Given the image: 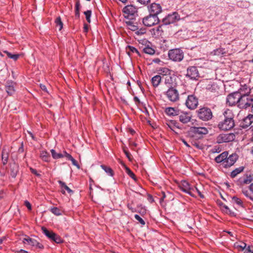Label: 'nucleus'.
Wrapping results in <instances>:
<instances>
[{
    "label": "nucleus",
    "mask_w": 253,
    "mask_h": 253,
    "mask_svg": "<svg viewBox=\"0 0 253 253\" xmlns=\"http://www.w3.org/2000/svg\"><path fill=\"white\" fill-rule=\"evenodd\" d=\"M197 113L199 119L203 121H208L213 117L211 109L207 107L200 108L197 111Z\"/></svg>",
    "instance_id": "f257e3e1"
},
{
    "label": "nucleus",
    "mask_w": 253,
    "mask_h": 253,
    "mask_svg": "<svg viewBox=\"0 0 253 253\" xmlns=\"http://www.w3.org/2000/svg\"><path fill=\"white\" fill-rule=\"evenodd\" d=\"M167 99L171 102H176L179 100V94L175 87H171L164 92Z\"/></svg>",
    "instance_id": "f03ea898"
},
{
    "label": "nucleus",
    "mask_w": 253,
    "mask_h": 253,
    "mask_svg": "<svg viewBox=\"0 0 253 253\" xmlns=\"http://www.w3.org/2000/svg\"><path fill=\"white\" fill-rule=\"evenodd\" d=\"M168 55L170 60L175 62H180L182 61L184 57L183 52L179 48L169 50Z\"/></svg>",
    "instance_id": "7ed1b4c3"
},
{
    "label": "nucleus",
    "mask_w": 253,
    "mask_h": 253,
    "mask_svg": "<svg viewBox=\"0 0 253 253\" xmlns=\"http://www.w3.org/2000/svg\"><path fill=\"white\" fill-rule=\"evenodd\" d=\"M236 136L233 133H221L216 138V142L218 144L232 142L235 139Z\"/></svg>",
    "instance_id": "20e7f679"
},
{
    "label": "nucleus",
    "mask_w": 253,
    "mask_h": 253,
    "mask_svg": "<svg viewBox=\"0 0 253 253\" xmlns=\"http://www.w3.org/2000/svg\"><path fill=\"white\" fill-rule=\"evenodd\" d=\"M253 105V97L247 94H241L239 107L246 109Z\"/></svg>",
    "instance_id": "39448f33"
},
{
    "label": "nucleus",
    "mask_w": 253,
    "mask_h": 253,
    "mask_svg": "<svg viewBox=\"0 0 253 253\" xmlns=\"http://www.w3.org/2000/svg\"><path fill=\"white\" fill-rule=\"evenodd\" d=\"M42 233L50 240L53 241L57 244H60L63 242V240L61 237L53 231L47 230L44 227H42Z\"/></svg>",
    "instance_id": "423d86ee"
},
{
    "label": "nucleus",
    "mask_w": 253,
    "mask_h": 253,
    "mask_svg": "<svg viewBox=\"0 0 253 253\" xmlns=\"http://www.w3.org/2000/svg\"><path fill=\"white\" fill-rule=\"evenodd\" d=\"M160 20L158 16L149 14L142 19L143 25L147 27H151L158 24Z\"/></svg>",
    "instance_id": "0eeeda50"
},
{
    "label": "nucleus",
    "mask_w": 253,
    "mask_h": 253,
    "mask_svg": "<svg viewBox=\"0 0 253 253\" xmlns=\"http://www.w3.org/2000/svg\"><path fill=\"white\" fill-rule=\"evenodd\" d=\"M241 93L238 92H235L228 95L226 98V103L229 106H233L236 103L239 106L241 99Z\"/></svg>",
    "instance_id": "6e6552de"
},
{
    "label": "nucleus",
    "mask_w": 253,
    "mask_h": 253,
    "mask_svg": "<svg viewBox=\"0 0 253 253\" xmlns=\"http://www.w3.org/2000/svg\"><path fill=\"white\" fill-rule=\"evenodd\" d=\"M149 14L154 16L158 15L162 12V7L160 4L153 2L147 6Z\"/></svg>",
    "instance_id": "1a4fd4ad"
},
{
    "label": "nucleus",
    "mask_w": 253,
    "mask_h": 253,
    "mask_svg": "<svg viewBox=\"0 0 253 253\" xmlns=\"http://www.w3.org/2000/svg\"><path fill=\"white\" fill-rule=\"evenodd\" d=\"M180 19V16L177 12H173L166 16L162 20L163 25H168L173 23Z\"/></svg>",
    "instance_id": "9d476101"
},
{
    "label": "nucleus",
    "mask_w": 253,
    "mask_h": 253,
    "mask_svg": "<svg viewBox=\"0 0 253 253\" xmlns=\"http://www.w3.org/2000/svg\"><path fill=\"white\" fill-rule=\"evenodd\" d=\"M186 107L190 109H195L198 105V99L194 95H189L185 102Z\"/></svg>",
    "instance_id": "9b49d317"
},
{
    "label": "nucleus",
    "mask_w": 253,
    "mask_h": 253,
    "mask_svg": "<svg viewBox=\"0 0 253 253\" xmlns=\"http://www.w3.org/2000/svg\"><path fill=\"white\" fill-rule=\"evenodd\" d=\"M179 187L180 189L184 192L187 193L192 197H194L193 191L194 189L191 185L186 180L181 181Z\"/></svg>",
    "instance_id": "f8f14e48"
},
{
    "label": "nucleus",
    "mask_w": 253,
    "mask_h": 253,
    "mask_svg": "<svg viewBox=\"0 0 253 253\" xmlns=\"http://www.w3.org/2000/svg\"><path fill=\"white\" fill-rule=\"evenodd\" d=\"M234 126V121L223 120L218 123V127L222 130H228L232 128Z\"/></svg>",
    "instance_id": "ddd939ff"
},
{
    "label": "nucleus",
    "mask_w": 253,
    "mask_h": 253,
    "mask_svg": "<svg viewBox=\"0 0 253 253\" xmlns=\"http://www.w3.org/2000/svg\"><path fill=\"white\" fill-rule=\"evenodd\" d=\"M238 158V155L236 154H232L227 158L223 162V167L227 168L233 166L236 162Z\"/></svg>",
    "instance_id": "4468645a"
},
{
    "label": "nucleus",
    "mask_w": 253,
    "mask_h": 253,
    "mask_svg": "<svg viewBox=\"0 0 253 253\" xmlns=\"http://www.w3.org/2000/svg\"><path fill=\"white\" fill-rule=\"evenodd\" d=\"M125 15V17L128 18L129 16H134L137 12V8L133 5H127L124 7L123 10Z\"/></svg>",
    "instance_id": "2eb2a0df"
},
{
    "label": "nucleus",
    "mask_w": 253,
    "mask_h": 253,
    "mask_svg": "<svg viewBox=\"0 0 253 253\" xmlns=\"http://www.w3.org/2000/svg\"><path fill=\"white\" fill-rule=\"evenodd\" d=\"M253 180V176L251 174H245L240 177L237 181V184L239 186L249 184Z\"/></svg>",
    "instance_id": "dca6fc26"
},
{
    "label": "nucleus",
    "mask_w": 253,
    "mask_h": 253,
    "mask_svg": "<svg viewBox=\"0 0 253 253\" xmlns=\"http://www.w3.org/2000/svg\"><path fill=\"white\" fill-rule=\"evenodd\" d=\"M186 76L191 79L196 80L199 77V72L196 67L191 66L187 69Z\"/></svg>",
    "instance_id": "f3484780"
},
{
    "label": "nucleus",
    "mask_w": 253,
    "mask_h": 253,
    "mask_svg": "<svg viewBox=\"0 0 253 253\" xmlns=\"http://www.w3.org/2000/svg\"><path fill=\"white\" fill-rule=\"evenodd\" d=\"M164 83L168 88L175 87L176 85L175 77L170 76H166L165 77Z\"/></svg>",
    "instance_id": "a211bd4d"
},
{
    "label": "nucleus",
    "mask_w": 253,
    "mask_h": 253,
    "mask_svg": "<svg viewBox=\"0 0 253 253\" xmlns=\"http://www.w3.org/2000/svg\"><path fill=\"white\" fill-rule=\"evenodd\" d=\"M191 119V117L190 115L187 113H182L179 115V121L183 124H186L189 122Z\"/></svg>",
    "instance_id": "6ab92c4d"
},
{
    "label": "nucleus",
    "mask_w": 253,
    "mask_h": 253,
    "mask_svg": "<svg viewBox=\"0 0 253 253\" xmlns=\"http://www.w3.org/2000/svg\"><path fill=\"white\" fill-rule=\"evenodd\" d=\"M165 113L169 116H174L179 115V111L173 107L166 108L165 109Z\"/></svg>",
    "instance_id": "aec40b11"
},
{
    "label": "nucleus",
    "mask_w": 253,
    "mask_h": 253,
    "mask_svg": "<svg viewBox=\"0 0 253 253\" xmlns=\"http://www.w3.org/2000/svg\"><path fill=\"white\" fill-rule=\"evenodd\" d=\"M228 155V153L227 152H223L215 157V161L217 163H221V165L222 166L223 161H224L226 158H227Z\"/></svg>",
    "instance_id": "412c9836"
},
{
    "label": "nucleus",
    "mask_w": 253,
    "mask_h": 253,
    "mask_svg": "<svg viewBox=\"0 0 253 253\" xmlns=\"http://www.w3.org/2000/svg\"><path fill=\"white\" fill-rule=\"evenodd\" d=\"M253 122V115H249L247 117L244 119L243 121V126L244 127H248Z\"/></svg>",
    "instance_id": "4be33fe9"
},
{
    "label": "nucleus",
    "mask_w": 253,
    "mask_h": 253,
    "mask_svg": "<svg viewBox=\"0 0 253 253\" xmlns=\"http://www.w3.org/2000/svg\"><path fill=\"white\" fill-rule=\"evenodd\" d=\"M223 115L224 116V120H228L229 121H234V115L231 110L228 109H225L223 113Z\"/></svg>",
    "instance_id": "5701e85b"
},
{
    "label": "nucleus",
    "mask_w": 253,
    "mask_h": 253,
    "mask_svg": "<svg viewBox=\"0 0 253 253\" xmlns=\"http://www.w3.org/2000/svg\"><path fill=\"white\" fill-rule=\"evenodd\" d=\"M162 77L160 75H156L152 77L151 79V83L154 87H157L159 86L161 82Z\"/></svg>",
    "instance_id": "b1692460"
},
{
    "label": "nucleus",
    "mask_w": 253,
    "mask_h": 253,
    "mask_svg": "<svg viewBox=\"0 0 253 253\" xmlns=\"http://www.w3.org/2000/svg\"><path fill=\"white\" fill-rule=\"evenodd\" d=\"M40 157L41 159L44 162H48L50 161V155L46 151H41L40 152Z\"/></svg>",
    "instance_id": "393cba45"
},
{
    "label": "nucleus",
    "mask_w": 253,
    "mask_h": 253,
    "mask_svg": "<svg viewBox=\"0 0 253 253\" xmlns=\"http://www.w3.org/2000/svg\"><path fill=\"white\" fill-rule=\"evenodd\" d=\"M245 168L244 167H240L232 170L230 174L231 178H233L237 176L239 174L241 173L244 170Z\"/></svg>",
    "instance_id": "a878e982"
},
{
    "label": "nucleus",
    "mask_w": 253,
    "mask_h": 253,
    "mask_svg": "<svg viewBox=\"0 0 253 253\" xmlns=\"http://www.w3.org/2000/svg\"><path fill=\"white\" fill-rule=\"evenodd\" d=\"M251 88L248 85L245 84L244 85H241L240 87V91L241 94H247L249 95L250 93Z\"/></svg>",
    "instance_id": "bb28decb"
},
{
    "label": "nucleus",
    "mask_w": 253,
    "mask_h": 253,
    "mask_svg": "<svg viewBox=\"0 0 253 253\" xmlns=\"http://www.w3.org/2000/svg\"><path fill=\"white\" fill-rule=\"evenodd\" d=\"M5 90L8 94H12L15 92V88L13 83L7 84L5 86Z\"/></svg>",
    "instance_id": "cd10ccee"
},
{
    "label": "nucleus",
    "mask_w": 253,
    "mask_h": 253,
    "mask_svg": "<svg viewBox=\"0 0 253 253\" xmlns=\"http://www.w3.org/2000/svg\"><path fill=\"white\" fill-rule=\"evenodd\" d=\"M126 50L127 52V53L130 56L131 53H135L137 55H139V52L138 51V50L135 48L133 46H130V45H127L126 47Z\"/></svg>",
    "instance_id": "c85d7f7f"
},
{
    "label": "nucleus",
    "mask_w": 253,
    "mask_h": 253,
    "mask_svg": "<svg viewBox=\"0 0 253 253\" xmlns=\"http://www.w3.org/2000/svg\"><path fill=\"white\" fill-rule=\"evenodd\" d=\"M50 152H51V153L52 157V158L54 159H58L64 157V155H63V153H57L55 151V150H54V149H51L50 150Z\"/></svg>",
    "instance_id": "c756f323"
},
{
    "label": "nucleus",
    "mask_w": 253,
    "mask_h": 253,
    "mask_svg": "<svg viewBox=\"0 0 253 253\" xmlns=\"http://www.w3.org/2000/svg\"><path fill=\"white\" fill-rule=\"evenodd\" d=\"M55 24L56 27L58 29V30L61 31L63 28V23L61 21V18L60 16L57 17L55 19Z\"/></svg>",
    "instance_id": "7c9ffc66"
},
{
    "label": "nucleus",
    "mask_w": 253,
    "mask_h": 253,
    "mask_svg": "<svg viewBox=\"0 0 253 253\" xmlns=\"http://www.w3.org/2000/svg\"><path fill=\"white\" fill-rule=\"evenodd\" d=\"M58 183H59L61 187L63 188L62 190V192L63 194H65V193L64 189L67 190L69 193H72L73 192V191L71 189H70L64 182L59 180L58 181Z\"/></svg>",
    "instance_id": "2f4dec72"
},
{
    "label": "nucleus",
    "mask_w": 253,
    "mask_h": 253,
    "mask_svg": "<svg viewBox=\"0 0 253 253\" xmlns=\"http://www.w3.org/2000/svg\"><path fill=\"white\" fill-rule=\"evenodd\" d=\"M195 132L199 134H206L208 132V129L204 127H199L195 128Z\"/></svg>",
    "instance_id": "473e14b6"
},
{
    "label": "nucleus",
    "mask_w": 253,
    "mask_h": 253,
    "mask_svg": "<svg viewBox=\"0 0 253 253\" xmlns=\"http://www.w3.org/2000/svg\"><path fill=\"white\" fill-rule=\"evenodd\" d=\"M36 240L31 238L29 237L25 238L23 240V243L25 244L27 242L28 244L33 247L35 246V244L36 243Z\"/></svg>",
    "instance_id": "72a5a7b5"
},
{
    "label": "nucleus",
    "mask_w": 253,
    "mask_h": 253,
    "mask_svg": "<svg viewBox=\"0 0 253 253\" xmlns=\"http://www.w3.org/2000/svg\"><path fill=\"white\" fill-rule=\"evenodd\" d=\"M160 74L164 76H169L170 74V70L167 68H161L159 70Z\"/></svg>",
    "instance_id": "f704fd0d"
},
{
    "label": "nucleus",
    "mask_w": 253,
    "mask_h": 253,
    "mask_svg": "<svg viewBox=\"0 0 253 253\" xmlns=\"http://www.w3.org/2000/svg\"><path fill=\"white\" fill-rule=\"evenodd\" d=\"M101 168L108 174L109 176H113L114 173L112 169L105 165H101Z\"/></svg>",
    "instance_id": "c9c22d12"
},
{
    "label": "nucleus",
    "mask_w": 253,
    "mask_h": 253,
    "mask_svg": "<svg viewBox=\"0 0 253 253\" xmlns=\"http://www.w3.org/2000/svg\"><path fill=\"white\" fill-rule=\"evenodd\" d=\"M8 158V154L7 151L5 150H3L1 153V159L2 163L4 165L6 164L7 162Z\"/></svg>",
    "instance_id": "e433bc0d"
},
{
    "label": "nucleus",
    "mask_w": 253,
    "mask_h": 253,
    "mask_svg": "<svg viewBox=\"0 0 253 253\" xmlns=\"http://www.w3.org/2000/svg\"><path fill=\"white\" fill-rule=\"evenodd\" d=\"M3 52L5 53V54H6V55L9 58L12 59L14 61L17 60L20 56V54H13L6 50L3 51Z\"/></svg>",
    "instance_id": "4c0bfd02"
},
{
    "label": "nucleus",
    "mask_w": 253,
    "mask_h": 253,
    "mask_svg": "<svg viewBox=\"0 0 253 253\" xmlns=\"http://www.w3.org/2000/svg\"><path fill=\"white\" fill-rule=\"evenodd\" d=\"M143 50L144 53L150 55H152L155 53L154 49L149 46L144 47Z\"/></svg>",
    "instance_id": "58836bf2"
},
{
    "label": "nucleus",
    "mask_w": 253,
    "mask_h": 253,
    "mask_svg": "<svg viewBox=\"0 0 253 253\" xmlns=\"http://www.w3.org/2000/svg\"><path fill=\"white\" fill-rule=\"evenodd\" d=\"M232 201L234 203H236L239 206L243 207V202L242 201V200L236 196H234L232 197Z\"/></svg>",
    "instance_id": "ea45409f"
},
{
    "label": "nucleus",
    "mask_w": 253,
    "mask_h": 253,
    "mask_svg": "<svg viewBox=\"0 0 253 253\" xmlns=\"http://www.w3.org/2000/svg\"><path fill=\"white\" fill-rule=\"evenodd\" d=\"M126 24L127 25L128 29L132 31H136V30L138 29L137 26L133 24L131 22H126Z\"/></svg>",
    "instance_id": "a19ab883"
},
{
    "label": "nucleus",
    "mask_w": 253,
    "mask_h": 253,
    "mask_svg": "<svg viewBox=\"0 0 253 253\" xmlns=\"http://www.w3.org/2000/svg\"><path fill=\"white\" fill-rule=\"evenodd\" d=\"M209 89H210L211 90V91H212V92H214L215 93H216V94H219V92H218V86L216 84H213L211 87L210 88H209Z\"/></svg>",
    "instance_id": "79ce46f5"
},
{
    "label": "nucleus",
    "mask_w": 253,
    "mask_h": 253,
    "mask_svg": "<svg viewBox=\"0 0 253 253\" xmlns=\"http://www.w3.org/2000/svg\"><path fill=\"white\" fill-rule=\"evenodd\" d=\"M50 211L56 215H60L61 214V211L57 207L51 208Z\"/></svg>",
    "instance_id": "37998d69"
},
{
    "label": "nucleus",
    "mask_w": 253,
    "mask_h": 253,
    "mask_svg": "<svg viewBox=\"0 0 253 253\" xmlns=\"http://www.w3.org/2000/svg\"><path fill=\"white\" fill-rule=\"evenodd\" d=\"M84 14L85 15L86 20L89 23H90V17L91 15V11L88 10L84 12Z\"/></svg>",
    "instance_id": "c03bdc74"
},
{
    "label": "nucleus",
    "mask_w": 253,
    "mask_h": 253,
    "mask_svg": "<svg viewBox=\"0 0 253 253\" xmlns=\"http://www.w3.org/2000/svg\"><path fill=\"white\" fill-rule=\"evenodd\" d=\"M243 194L247 198L253 201V197L251 195V193L250 191L247 190H244L242 191Z\"/></svg>",
    "instance_id": "a18cd8bd"
},
{
    "label": "nucleus",
    "mask_w": 253,
    "mask_h": 253,
    "mask_svg": "<svg viewBox=\"0 0 253 253\" xmlns=\"http://www.w3.org/2000/svg\"><path fill=\"white\" fill-rule=\"evenodd\" d=\"M134 218L142 225H144L145 224L144 220L139 215L135 214Z\"/></svg>",
    "instance_id": "49530a36"
},
{
    "label": "nucleus",
    "mask_w": 253,
    "mask_h": 253,
    "mask_svg": "<svg viewBox=\"0 0 253 253\" xmlns=\"http://www.w3.org/2000/svg\"><path fill=\"white\" fill-rule=\"evenodd\" d=\"M163 25H160L157 27L155 30L158 35H161L162 33H163V30L162 29Z\"/></svg>",
    "instance_id": "de8ad7c7"
},
{
    "label": "nucleus",
    "mask_w": 253,
    "mask_h": 253,
    "mask_svg": "<svg viewBox=\"0 0 253 253\" xmlns=\"http://www.w3.org/2000/svg\"><path fill=\"white\" fill-rule=\"evenodd\" d=\"M126 172L128 175L133 179H135V175L134 173L128 168L126 169Z\"/></svg>",
    "instance_id": "09e8293b"
},
{
    "label": "nucleus",
    "mask_w": 253,
    "mask_h": 253,
    "mask_svg": "<svg viewBox=\"0 0 253 253\" xmlns=\"http://www.w3.org/2000/svg\"><path fill=\"white\" fill-rule=\"evenodd\" d=\"M244 253H253V246H248L244 250Z\"/></svg>",
    "instance_id": "8fccbe9b"
},
{
    "label": "nucleus",
    "mask_w": 253,
    "mask_h": 253,
    "mask_svg": "<svg viewBox=\"0 0 253 253\" xmlns=\"http://www.w3.org/2000/svg\"><path fill=\"white\" fill-rule=\"evenodd\" d=\"M236 246L237 248H239L241 249L242 251H243L246 249V244L244 242H242L241 243L240 245H237Z\"/></svg>",
    "instance_id": "3c124183"
},
{
    "label": "nucleus",
    "mask_w": 253,
    "mask_h": 253,
    "mask_svg": "<svg viewBox=\"0 0 253 253\" xmlns=\"http://www.w3.org/2000/svg\"><path fill=\"white\" fill-rule=\"evenodd\" d=\"M146 33V30L145 29H140L136 30L135 33L137 35H142Z\"/></svg>",
    "instance_id": "603ef678"
},
{
    "label": "nucleus",
    "mask_w": 253,
    "mask_h": 253,
    "mask_svg": "<svg viewBox=\"0 0 253 253\" xmlns=\"http://www.w3.org/2000/svg\"><path fill=\"white\" fill-rule=\"evenodd\" d=\"M222 210L227 213H229L230 214H231L230 210H229L228 206H227L226 205H224L222 206Z\"/></svg>",
    "instance_id": "864d4df0"
},
{
    "label": "nucleus",
    "mask_w": 253,
    "mask_h": 253,
    "mask_svg": "<svg viewBox=\"0 0 253 253\" xmlns=\"http://www.w3.org/2000/svg\"><path fill=\"white\" fill-rule=\"evenodd\" d=\"M194 189V191L196 190V192L198 193V194H199V196L201 198H204V196L203 194H202V192L200 191V190H199V189L197 187V186H195V187H193Z\"/></svg>",
    "instance_id": "5fc2aeb1"
},
{
    "label": "nucleus",
    "mask_w": 253,
    "mask_h": 253,
    "mask_svg": "<svg viewBox=\"0 0 253 253\" xmlns=\"http://www.w3.org/2000/svg\"><path fill=\"white\" fill-rule=\"evenodd\" d=\"M137 2L141 4L146 5L150 2V0H137Z\"/></svg>",
    "instance_id": "6e6d98bb"
},
{
    "label": "nucleus",
    "mask_w": 253,
    "mask_h": 253,
    "mask_svg": "<svg viewBox=\"0 0 253 253\" xmlns=\"http://www.w3.org/2000/svg\"><path fill=\"white\" fill-rule=\"evenodd\" d=\"M192 144L193 146H194L195 147H196L198 149H203L202 144H200V143L194 142Z\"/></svg>",
    "instance_id": "4d7b16f0"
},
{
    "label": "nucleus",
    "mask_w": 253,
    "mask_h": 253,
    "mask_svg": "<svg viewBox=\"0 0 253 253\" xmlns=\"http://www.w3.org/2000/svg\"><path fill=\"white\" fill-rule=\"evenodd\" d=\"M71 161L72 162V163L74 166H76L78 169H80V166L79 165L78 162L74 158H72V160H71Z\"/></svg>",
    "instance_id": "13d9d810"
},
{
    "label": "nucleus",
    "mask_w": 253,
    "mask_h": 253,
    "mask_svg": "<svg viewBox=\"0 0 253 253\" xmlns=\"http://www.w3.org/2000/svg\"><path fill=\"white\" fill-rule=\"evenodd\" d=\"M63 155H64V157H66L68 160L70 161L72 158H73V157L70 154L67 153L66 151H63Z\"/></svg>",
    "instance_id": "bf43d9fd"
},
{
    "label": "nucleus",
    "mask_w": 253,
    "mask_h": 253,
    "mask_svg": "<svg viewBox=\"0 0 253 253\" xmlns=\"http://www.w3.org/2000/svg\"><path fill=\"white\" fill-rule=\"evenodd\" d=\"M34 247H36L37 248L40 249H42L43 248V246L42 244L39 243L37 241H36V243Z\"/></svg>",
    "instance_id": "052dcab7"
},
{
    "label": "nucleus",
    "mask_w": 253,
    "mask_h": 253,
    "mask_svg": "<svg viewBox=\"0 0 253 253\" xmlns=\"http://www.w3.org/2000/svg\"><path fill=\"white\" fill-rule=\"evenodd\" d=\"M211 151L212 153H219L220 152L221 150L219 147L216 148V147H215L212 149Z\"/></svg>",
    "instance_id": "680f3d73"
},
{
    "label": "nucleus",
    "mask_w": 253,
    "mask_h": 253,
    "mask_svg": "<svg viewBox=\"0 0 253 253\" xmlns=\"http://www.w3.org/2000/svg\"><path fill=\"white\" fill-rule=\"evenodd\" d=\"M30 171L32 173L35 174L36 175L40 176V174L37 172V170L35 169L31 168Z\"/></svg>",
    "instance_id": "e2e57ef3"
},
{
    "label": "nucleus",
    "mask_w": 253,
    "mask_h": 253,
    "mask_svg": "<svg viewBox=\"0 0 253 253\" xmlns=\"http://www.w3.org/2000/svg\"><path fill=\"white\" fill-rule=\"evenodd\" d=\"M25 205L29 210H31V205L28 201H25Z\"/></svg>",
    "instance_id": "0e129e2a"
},
{
    "label": "nucleus",
    "mask_w": 253,
    "mask_h": 253,
    "mask_svg": "<svg viewBox=\"0 0 253 253\" xmlns=\"http://www.w3.org/2000/svg\"><path fill=\"white\" fill-rule=\"evenodd\" d=\"M175 124V122H170L167 124L169 128H170L171 130H173V125Z\"/></svg>",
    "instance_id": "69168bd1"
},
{
    "label": "nucleus",
    "mask_w": 253,
    "mask_h": 253,
    "mask_svg": "<svg viewBox=\"0 0 253 253\" xmlns=\"http://www.w3.org/2000/svg\"><path fill=\"white\" fill-rule=\"evenodd\" d=\"M80 4L79 1H77L75 4V10H80Z\"/></svg>",
    "instance_id": "338daca9"
},
{
    "label": "nucleus",
    "mask_w": 253,
    "mask_h": 253,
    "mask_svg": "<svg viewBox=\"0 0 253 253\" xmlns=\"http://www.w3.org/2000/svg\"><path fill=\"white\" fill-rule=\"evenodd\" d=\"M153 62L155 63H157V64H159L160 62H161V60L158 58H155L153 60Z\"/></svg>",
    "instance_id": "774afa93"
}]
</instances>
